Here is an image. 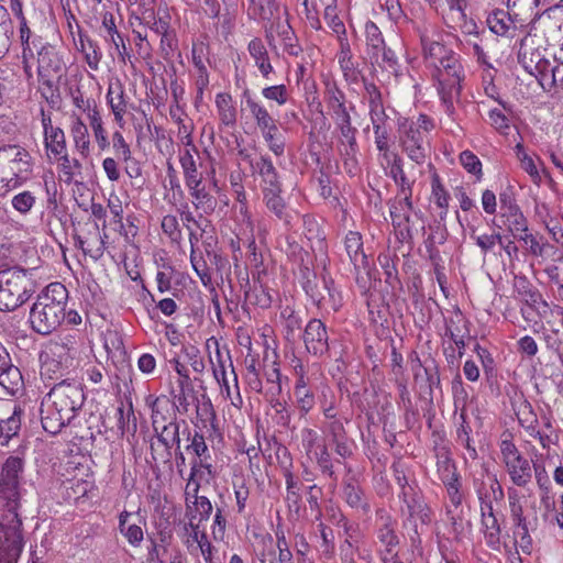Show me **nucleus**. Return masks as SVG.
<instances>
[{"instance_id":"obj_1","label":"nucleus","mask_w":563,"mask_h":563,"mask_svg":"<svg viewBox=\"0 0 563 563\" xmlns=\"http://www.w3.org/2000/svg\"><path fill=\"white\" fill-rule=\"evenodd\" d=\"M22 470L23 461L10 456L0 473V563H16L24 545L18 515Z\"/></svg>"},{"instance_id":"obj_2","label":"nucleus","mask_w":563,"mask_h":563,"mask_svg":"<svg viewBox=\"0 0 563 563\" xmlns=\"http://www.w3.org/2000/svg\"><path fill=\"white\" fill-rule=\"evenodd\" d=\"M84 401L85 396L79 383L63 379L55 384L41 404L43 429L52 434L58 433L76 417Z\"/></svg>"},{"instance_id":"obj_3","label":"nucleus","mask_w":563,"mask_h":563,"mask_svg":"<svg viewBox=\"0 0 563 563\" xmlns=\"http://www.w3.org/2000/svg\"><path fill=\"white\" fill-rule=\"evenodd\" d=\"M68 291L60 283H52L37 296L30 311L32 329L43 335L51 334L65 320Z\"/></svg>"},{"instance_id":"obj_4","label":"nucleus","mask_w":563,"mask_h":563,"mask_svg":"<svg viewBox=\"0 0 563 563\" xmlns=\"http://www.w3.org/2000/svg\"><path fill=\"white\" fill-rule=\"evenodd\" d=\"M433 78L442 106L448 115L455 113L454 101L459 100L464 79V68L456 53L450 55L434 67Z\"/></svg>"},{"instance_id":"obj_5","label":"nucleus","mask_w":563,"mask_h":563,"mask_svg":"<svg viewBox=\"0 0 563 563\" xmlns=\"http://www.w3.org/2000/svg\"><path fill=\"white\" fill-rule=\"evenodd\" d=\"M434 128L433 121L420 114L416 121H405L399 128L401 150L415 163H424L429 150V133Z\"/></svg>"},{"instance_id":"obj_6","label":"nucleus","mask_w":563,"mask_h":563,"mask_svg":"<svg viewBox=\"0 0 563 563\" xmlns=\"http://www.w3.org/2000/svg\"><path fill=\"white\" fill-rule=\"evenodd\" d=\"M32 291V282L25 269L0 272V310L13 311L22 306Z\"/></svg>"},{"instance_id":"obj_7","label":"nucleus","mask_w":563,"mask_h":563,"mask_svg":"<svg viewBox=\"0 0 563 563\" xmlns=\"http://www.w3.org/2000/svg\"><path fill=\"white\" fill-rule=\"evenodd\" d=\"M399 498L405 504V507H401V512L405 517V525L411 529L409 533L411 544L419 547L421 544V534L426 532L431 523V510L418 492L407 490V493H400Z\"/></svg>"},{"instance_id":"obj_8","label":"nucleus","mask_w":563,"mask_h":563,"mask_svg":"<svg viewBox=\"0 0 563 563\" xmlns=\"http://www.w3.org/2000/svg\"><path fill=\"white\" fill-rule=\"evenodd\" d=\"M538 29L536 25V29L530 27L527 31V35L520 43L518 59L522 67L539 81L540 76L549 70L554 55L540 44Z\"/></svg>"},{"instance_id":"obj_9","label":"nucleus","mask_w":563,"mask_h":563,"mask_svg":"<svg viewBox=\"0 0 563 563\" xmlns=\"http://www.w3.org/2000/svg\"><path fill=\"white\" fill-rule=\"evenodd\" d=\"M556 0H507V9L512 11V16L517 21H529L531 29H547L552 24L550 8Z\"/></svg>"},{"instance_id":"obj_10","label":"nucleus","mask_w":563,"mask_h":563,"mask_svg":"<svg viewBox=\"0 0 563 563\" xmlns=\"http://www.w3.org/2000/svg\"><path fill=\"white\" fill-rule=\"evenodd\" d=\"M249 111L265 143L275 155H282L285 148V142L277 126V121L268 112L267 108L256 101L249 100Z\"/></svg>"},{"instance_id":"obj_11","label":"nucleus","mask_w":563,"mask_h":563,"mask_svg":"<svg viewBox=\"0 0 563 563\" xmlns=\"http://www.w3.org/2000/svg\"><path fill=\"white\" fill-rule=\"evenodd\" d=\"M201 472V466H191L190 476L188 478L185 494H186V514L185 519H192L194 522L202 523L207 521L212 512V505L205 496H198L199 481L198 474Z\"/></svg>"},{"instance_id":"obj_12","label":"nucleus","mask_w":563,"mask_h":563,"mask_svg":"<svg viewBox=\"0 0 563 563\" xmlns=\"http://www.w3.org/2000/svg\"><path fill=\"white\" fill-rule=\"evenodd\" d=\"M228 391V396L231 399V404L227 409L229 426H228V434L230 440H232L236 446L238 452L244 453L245 452V434H244V427H245V420L242 412V406H243V399L239 391V387L235 384V396L232 397L230 393L229 385H224Z\"/></svg>"},{"instance_id":"obj_13","label":"nucleus","mask_w":563,"mask_h":563,"mask_svg":"<svg viewBox=\"0 0 563 563\" xmlns=\"http://www.w3.org/2000/svg\"><path fill=\"white\" fill-rule=\"evenodd\" d=\"M0 164L8 167L12 175L24 184L32 174V156L20 145H4L0 147Z\"/></svg>"},{"instance_id":"obj_14","label":"nucleus","mask_w":563,"mask_h":563,"mask_svg":"<svg viewBox=\"0 0 563 563\" xmlns=\"http://www.w3.org/2000/svg\"><path fill=\"white\" fill-rule=\"evenodd\" d=\"M486 23L489 30L499 36H515L517 30H529L531 23L529 21H517L512 16V11L507 9H497L488 14Z\"/></svg>"},{"instance_id":"obj_15","label":"nucleus","mask_w":563,"mask_h":563,"mask_svg":"<svg viewBox=\"0 0 563 563\" xmlns=\"http://www.w3.org/2000/svg\"><path fill=\"white\" fill-rule=\"evenodd\" d=\"M22 409L11 400L0 401V444L5 445L21 428Z\"/></svg>"},{"instance_id":"obj_16","label":"nucleus","mask_w":563,"mask_h":563,"mask_svg":"<svg viewBox=\"0 0 563 563\" xmlns=\"http://www.w3.org/2000/svg\"><path fill=\"white\" fill-rule=\"evenodd\" d=\"M305 347L309 354L322 356L329 350V335L325 325L319 319H311L302 333Z\"/></svg>"},{"instance_id":"obj_17","label":"nucleus","mask_w":563,"mask_h":563,"mask_svg":"<svg viewBox=\"0 0 563 563\" xmlns=\"http://www.w3.org/2000/svg\"><path fill=\"white\" fill-rule=\"evenodd\" d=\"M376 517V536L380 547L383 548L380 551L389 555H395V550L399 543V539L395 531L397 522L385 509H378Z\"/></svg>"},{"instance_id":"obj_18","label":"nucleus","mask_w":563,"mask_h":563,"mask_svg":"<svg viewBox=\"0 0 563 563\" xmlns=\"http://www.w3.org/2000/svg\"><path fill=\"white\" fill-rule=\"evenodd\" d=\"M342 497L344 501L356 511L366 515L371 510L368 499L361 487L358 479L354 474H351V470H347V475L344 477L342 483Z\"/></svg>"},{"instance_id":"obj_19","label":"nucleus","mask_w":563,"mask_h":563,"mask_svg":"<svg viewBox=\"0 0 563 563\" xmlns=\"http://www.w3.org/2000/svg\"><path fill=\"white\" fill-rule=\"evenodd\" d=\"M413 207L411 199H395L389 208L390 218L394 228L398 231L402 240L411 238L410 217Z\"/></svg>"},{"instance_id":"obj_20","label":"nucleus","mask_w":563,"mask_h":563,"mask_svg":"<svg viewBox=\"0 0 563 563\" xmlns=\"http://www.w3.org/2000/svg\"><path fill=\"white\" fill-rule=\"evenodd\" d=\"M344 249L356 273L368 267V260L364 252L362 234L357 231H349L344 238Z\"/></svg>"},{"instance_id":"obj_21","label":"nucleus","mask_w":563,"mask_h":563,"mask_svg":"<svg viewBox=\"0 0 563 563\" xmlns=\"http://www.w3.org/2000/svg\"><path fill=\"white\" fill-rule=\"evenodd\" d=\"M69 133L75 150L79 153L81 157H88L91 151L88 126L84 122L82 118L76 112H73L70 115Z\"/></svg>"},{"instance_id":"obj_22","label":"nucleus","mask_w":563,"mask_h":563,"mask_svg":"<svg viewBox=\"0 0 563 563\" xmlns=\"http://www.w3.org/2000/svg\"><path fill=\"white\" fill-rule=\"evenodd\" d=\"M37 64L38 74L45 77L58 76L65 68L64 62L49 45L41 46L37 53Z\"/></svg>"},{"instance_id":"obj_23","label":"nucleus","mask_w":563,"mask_h":563,"mask_svg":"<svg viewBox=\"0 0 563 563\" xmlns=\"http://www.w3.org/2000/svg\"><path fill=\"white\" fill-rule=\"evenodd\" d=\"M206 351L208 354L209 363L212 368V374L218 384L223 383L227 385L225 378V353H223L220 349L219 341L211 336L206 341Z\"/></svg>"},{"instance_id":"obj_24","label":"nucleus","mask_w":563,"mask_h":563,"mask_svg":"<svg viewBox=\"0 0 563 563\" xmlns=\"http://www.w3.org/2000/svg\"><path fill=\"white\" fill-rule=\"evenodd\" d=\"M107 102L113 113L114 121L119 128L122 129L125 124L124 115L128 111V101L122 84L117 82L109 86L107 91Z\"/></svg>"},{"instance_id":"obj_25","label":"nucleus","mask_w":563,"mask_h":563,"mask_svg":"<svg viewBox=\"0 0 563 563\" xmlns=\"http://www.w3.org/2000/svg\"><path fill=\"white\" fill-rule=\"evenodd\" d=\"M302 287L307 296L319 307L325 301V294L333 298L329 282L325 278H318L313 273L308 272L305 275Z\"/></svg>"},{"instance_id":"obj_26","label":"nucleus","mask_w":563,"mask_h":563,"mask_svg":"<svg viewBox=\"0 0 563 563\" xmlns=\"http://www.w3.org/2000/svg\"><path fill=\"white\" fill-rule=\"evenodd\" d=\"M421 45L423 57L432 67L438 66V64L455 53L427 33L421 35Z\"/></svg>"},{"instance_id":"obj_27","label":"nucleus","mask_w":563,"mask_h":563,"mask_svg":"<svg viewBox=\"0 0 563 563\" xmlns=\"http://www.w3.org/2000/svg\"><path fill=\"white\" fill-rule=\"evenodd\" d=\"M499 220L501 225H498V228H505L515 239H518L529 230L528 220L520 207L499 212Z\"/></svg>"},{"instance_id":"obj_28","label":"nucleus","mask_w":563,"mask_h":563,"mask_svg":"<svg viewBox=\"0 0 563 563\" xmlns=\"http://www.w3.org/2000/svg\"><path fill=\"white\" fill-rule=\"evenodd\" d=\"M151 407L152 424L154 429L177 421L175 406L166 397H156L152 399Z\"/></svg>"},{"instance_id":"obj_29","label":"nucleus","mask_w":563,"mask_h":563,"mask_svg":"<svg viewBox=\"0 0 563 563\" xmlns=\"http://www.w3.org/2000/svg\"><path fill=\"white\" fill-rule=\"evenodd\" d=\"M511 482L519 487L527 486L532 478L530 462L521 456L505 464Z\"/></svg>"},{"instance_id":"obj_30","label":"nucleus","mask_w":563,"mask_h":563,"mask_svg":"<svg viewBox=\"0 0 563 563\" xmlns=\"http://www.w3.org/2000/svg\"><path fill=\"white\" fill-rule=\"evenodd\" d=\"M132 514L123 510L119 515V531L133 548L141 547L144 540L142 527L130 521Z\"/></svg>"},{"instance_id":"obj_31","label":"nucleus","mask_w":563,"mask_h":563,"mask_svg":"<svg viewBox=\"0 0 563 563\" xmlns=\"http://www.w3.org/2000/svg\"><path fill=\"white\" fill-rule=\"evenodd\" d=\"M48 349L52 356L63 360L65 365L68 366L77 353L76 336L69 334L60 336L52 341Z\"/></svg>"},{"instance_id":"obj_32","label":"nucleus","mask_w":563,"mask_h":563,"mask_svg":"<svg viewBox=\"0 0 563 563\" xmlns=\"http://www.w3.org/2000/svg\"><path fill=\"white\" fill-rule=\"evenodd\" d=\"M179 161L184 170L186 186L189 189L190 196H192V190H198V187L201 185V175L198 173L197 164L192 153H190V148H185Z\"/></svg>"},{"instance_id":"obj_33","label":"nucleus","mask_w":563,"mask_h":563,"mask_svg":"<svg viewBox=\"0 0 563 563\" xmlns=\"http://www.w3.org/2000/svg\"><path fill=\"white\" fill-rule=\"evenodd\" d=\"M58 162L57 169L59 179L66 184H71L77 177L81 176L82 165L75 158L67 154V151L55 157Z\"/></svg>"},{"instance_id":"obj_34","label":"nucleus","mask_w":563,"mask_h":563,"mask_svg":"<svg viewBox=\"0 0 563 563\" xmlns=\"http://www.w3.org/2000/svg\"><path fill=\"white\" fill-rule=\"evenodd\" d=\"M490 493L483 494L478 490V498L481 500V516L482 518L488 516H496L494 512L493 501H501L504 498V490L495 476L489 478Z\"/></svg>"},{"instance_id":"obj_35","label":"nucleus","mask_w":563,"mask_h":563,"mask_svg":"<svg viewBox=\"0 0 563 563\" xmlns=\"http://www.w3.org/2000/svg\"><path fill=\"white\" fill-rule=\"evenodd\" d=\"M268 343L265 341V355H264V376L266 378V383L271 385L269 391L272 394H279L282 391L280 385V373L279 368L276 366V354L272 350L268 352Z\"/></svg>"},{"instance_id":"obj_36","label":"nucleus","mask_w":563,"mask_h":563,"mask_svg":"<svg viewBox=\"0 0 563 563\" xmlns=\"http://www.w3.org/2000/svg\"><path fill=\"white\" fill-rule=\"evenodd\" d=\"M280 322L287 341H295L301 329L302 320L299 313L290 306L282 307Z\"/></svg>"},{"instance_id":"obj_37","label":"nucleus","mask_w":563,"mask_h":563,"mask_svg":"<svg viewBox=\"0 0 563 563\" xmlns=\"http://www.w3.org/2000/svg\"><path fill=\"white\" fill-rule=\"evenodd\" d=\"M368 57L373 65H377L382 69L394 74L396 77L400 76L397 56L390 48L386 47V45L378 48L377 52L372 53Z\"/></svg>"},{"instance_id":"obj_38","label":"nucleus","mask_w":563,"mask_h":563,"mask_svg":"<svg viewBox=\"0 0 563 563\" xmlns=\"http://www.w3.org/2000/svg\"><path fill=\"white\" fill-rule=\"evenodd\" d=\"M517 150V158L520 162L521 168L530 176L531 180L539 185L542 181V176L539 169V166L542 165L538 157L530 156L522 145L518 144L516 146Z\"/></svg>"},{"instance_id":"obj_39","label":"nucleus","mask_w":563,"mask_h":563,"mask_svg":"<svg viewBox=\"0 0 563 563\" xmlns=\"http://www.w3.org/2000/svg\"><path fill=\"white\" fill-rule=\"evenodd\" d=\"M154 431L157 434L158 442L165 446L167 455H169V450L174 445L179 448V423L177 421L157 427Z\"/></svg>"},{"instance_id":"obj_40","label":"nucleus","mask_w":563,"mask_h":563,"mask_svg":"<svg viewBox=\"0 0 563 563\" xmlns=\"http://www.w3.org/2000/svg\"><path fill=\"white\" fill-rule=\"evenodd\" d=\"M249 52L254 57L255 66L258 68L262 76L267 80L271 79L269 76L273 74L274 69L263 45L257 42H252L249 44Z\"/></svg>"},{"instance_id":"obj_41","label":"nucleus","mask_w":563,"mask_h":563,"mask_svg":"<svg viewBox=\"0 0 563 563\" xmlns=\"http://www.w3.org/2000/svg\"><path fill=\"white\" fill-rule=\"evenodd\" d=\"M22 382V375L18 367L12 365L11 358L7 366L0 368V385L9 393L14 394Z\"/></svg>"},{"instance_id":"obj_42","label":"nucleus","mask_w":563,"mask_h":563,"mask_svg":"<svg viewBox=\"0 0 563 563\" xmlns=\"http://www.w3.org/2000/svg\"><path fill=\"white\" fill-rule=\"evenodd\" d=\"M539 84L544 90H551L556 85L563 84V62H559L553 56L549 70L540 76Z\"/></svg>"},{"instance_id":"obj_43","label":"nucleus","mask_w":563,"mask_h":563,"mask_svg":"<svg viewBox=\"0 0 563 563\" xmlns=\"http://www.w3.org/2000/svg\"><path fill=\"white\" fill-rule=\"evenodd\" d=\"M44 144L46 150L55 157L67 151L65 133L59 126L49 129V132L44 134Z\"/></svg>"},{"instance_id":"obj_44","label":"nucleus","mask_w":563,"mask_h":563,"mask_svg":"<svg viewBox=\"0 0 563 563\" xmlns=\"http://www.w3.org/2000/svg\"><path fill=\"white\" fill-rule=\"evenodd\" d=\"M335 124L340 130L342 143L346 145L345 155L354 156L357 150V143L355 137L357 130L352 125L351 118L344 121H339Z\"/></svg>"},{"instance_id":"obj_45","label":"nucleus","mask_w":563,"mask_h":563,"mask_svg":"<svg viewBox=\"0 0 563 563\" xmlns=\"http://www.w3.org/2000/svg\"><path fill=\"white\" fill-rule=\"evenodd\" d=\"M89 125L92 130L95 142L98 148L103 152L110 146L107 130L103 125V120L100 112H93L90 117Z\"/></svg>"},{"instance_id":"obj_46","label":"nucleus","mask_w":563,"mask_h":563,"mask_svg":"<svg viewBox=\"0 0 563 563\" xmlns=\"http://www.w3.org/2000/svg\"><path fill=\"white\" fill-rule=\"evenodd\" d=\"M12 33L13 26L10 14L8 10L0 4V58L9 51Z\"/></svg>"},{"instance_id":"obj_47","label":"nucleus","mask_w":563,"mask_h":563,"mask_svg":"<svg viewBox=\"0 0 563 563\" xmlns=\"http://www.w3.org/2000/svg\"><path fill=\"white\" fill-rule=\"evenodd\" d=\"M232 485L240 509H243L246 503V478L244 476L243 466L234 464L232 466Z\"/></svg>"},{"instance_id":"obj_48","label":"nucleus","mask_w":563,"mask_h":563,"mask_svg":"<svg viewBox=\"0 0 563 563\" xmlns=\"http://www.w3.org/2000/svg\"><path fill=\"white\" fill-rule=\"evenodd\" d=\"M470 235L484 255L492 252L497 244L503 245V235L499 232L476 234V229L471 228Z\"/></svg>"},{"instance_id":"obj_49","label":"nucleus","mask_w":563,"mask_h":563,"mask_svg":"<svg viewBox=\"0 0 563 563\" xmlns=\"http://www.w3.org/2000/svg\"><path fill=\"white\" fill-rule=\"evenodd\" d=\"M253 242L249 243V252L252 250V256L249 255V265H251L253 271V279L255 283L263 284V278L266 277V268L264 266L265 253L263 247L254 246L252 247Z\"/></svg>"},{"instance_id":"obj_50","label":"nucleus","mask_w":563,"mask_h":563,"mask_svg":"<svg viewBox=\"0 0 563 563\" xmlns=\"http://www.w3.org/2000/svg\"><path fill=\"white\" fill-rule=\"evenodd\" d=\"M35 203L36 197L30 190L20 191L11 198L12 208L23 217L30 214Z\"/></svg>"},{"instance_id":"obj_51","label":"nucleus","mask_w":563,"mask_h":563,"mask_svg":"<svg viewBox=\"0 0 563 563\" xmlns=\"http://www.w3.org/2000/svg\"><path fill=\"white\" fill-rule=\"evenodd\" d=\"M80 49L85 55V59L88 66L92 70H97L102 57V54L97 43L88 37L80 36Z\"/></svg>"},{"instance_id":"obj_52","label":"nucleus","mask_w":563,"mask_h":563,"mask_svg":"<svg viewBox=\"0 0 563 563\" xmlns=\"http://www.w3.org/2000/svg\"><path fill=\"white\" fill-rule=\"evenodd\" d=\"M482 527L485 534L486 543L492 548H497L499 544L500 526L496 516H488L482 518Z\"/></svg>"},{"instance_id":"obj_53","label":"nucleus","mask_w":563,"mask_h":563,"mask_svg":"<svg viewBox=\"0 0 563 563\" xmlns=\"http://www.w3.org/2000/svg\"><path fill=\"white\" fill-rule=\"evenodd\" d=\"M460 419L461 423L456 430L457 442L467 450L468 456L474 460L477 457V452L476 449L472 445V439L470 435L472 429L466 422V416L464 411L461 412Z\"/></svg>"},{"instance_id":"obj_54","label":"nucleus","mask_w":563,"mask_h":563,"mask_svg":"<svg viewBox=\"0 0 563 563\" xmlns=\"http://www.w3.org/2000/svg\"><path fill=\"white\" fill-rule=\"evenodd\" d=\"M365 36H366V53L368 56L372 53H374L375 51L377 52L378 48H382L385 45V41L383 38L380 30L372 21H368L365 24Z\"/></svg>"},{"instance_id":"obj_55","label":"nucleus","mask_w":563,"mask_h":563,"mask_svg":"<svg viewBox=\"0 0 563 563\" xmlns=\"http://www.w3.org/2000/svg\"><path fill=\"white\" fill-rule=\"evenodd\" d=\"M216 106L220 120L229 125L235 121V110L231 102V97L225 93H219L216 97Z\"/></svg>"},{"instance_id":"obj_56","label":"nucleus","mask_w":563,"mask_h":563,"mask_svg":"<svg viewBox=\"0 0 563 563\" xmlns=\"http://www.w3.org/2000/svg\"><path fill=\"white\" fill-rule=\"evenodd\" d=\"M460 163L463 168L474 175L476 180H481L483 177V165L479 158L471 151H463L459 156Z\"/></svg>"},{"instance_id":"obj_57","label":"nucleus","mask_w":563,"mask_h":563,"mask_svg":"<svg viewBox=\"0 0 563 563\" xmlns=\"http://www.w3.org/2000/svg\"><path fill=\"white\" fill-rule=\"evenodd\" d=\"M184 542L188 550H191L197 542H201V539L207 536L205 529L201 528V525L194 522L192 519L186 520L184 525Z\"/></svg>"},{"instance_id":"obj_58","label":"nucleus","mask_w":563,"mask_h":563,"mask_svg":"<svg viewBox=\"0 0 563 563\" xmlns=\"http://www.w3.org/2000/svg\"><path fill=\"white\" fill-rule=\"evenodd\" d=\"M11 173L13 172L0 164V198L5 197L8 194L23 185L21 180Z\"/></svg>"},{"instance_id":"obj_59","label":"nucleus","mask_w":563,"mask_h":563,"mask_svg":"<svg viewBox=\"0 0 563 563\" xmlns=\"http://www.w3.org/2000/svg\"><path fill=\"white\" fill-rule=\"evenodd\" d=\"M110 144H112L113 153L118 159H121L124 163L132 161V152L130 145L120 131H114L112 133Z\"/></svg>"},{"instance_id":"obj_60","label":"nucleus","mask_w":563,"mask_h":563,"mask_svg":"<svg viewBox=\"0 0 563 563\" xmlns=\"http://www.w3.org/2000/svg\"><path fill=\"white\" fill-rule=\"evenodd\" d=\"M516 291L519 299L529 307H537L541 302V295L526 279H521L516 284Z\"/></svg>"},{"instance_id":"obj_61","label":"nucleus","mask_w":563,"mask_h":563,"mask_svg":"<svg viewBox=\"0 0 563 563\" xmlns=\"http://www.w3.org/2000/svg\"><path fill=\"white\" fill-rule=\"evenodd\" d=\"M53 357L46 356L45 361H43L41 366V375L48 379H58L63 376L64 367H67L65 365V362L63 360H55Z\"/></svg>"},{"instance_id":"obj_62","label":"nucleus","mask_w":563,"mask_h":563,"mask_svg":"<svg viewBox=\"0 0 563 563\" xmlns=\"http://www.w3.org/2000/svg\"><path fill=\"white\" fill-rule=\"evenodd\" d=\"M263 190L267 208L271 209L277 217L282 218L284 201L279 196L278 185L264 187Z\"/></svg>"},{"instance_id":"obj_63","label":"nucleus","mask_w":563,"mask_h":563,"mask_svg":"<svg viewBox=\"0 0 563 563\" xmlns=\"http://www.w3.org/2000/svg\"><path fill=\"white\" fill-rule=\"evenodd\" d=\"M448 7V13L445 14L446 24H452L457 20H463L466 14L465 10L468 4V0H442Z\"/></svg>"},{"instance_id":"obj_64","label":"nucleus","mask_w":563,"mask_h":563,"mask_svg":"<svg viewBox=\"0 0 563 563\" xmlns=\"http://www.w3.org/2000/svg\"><path fill=\"white\" fill-rule=\"evenodd\" d=\"M294 396L296 406L299 409L301 416L307 415L314 407V394L311 391L309 387L305 389L294 390Z\"/></svg>"}]
</instances>
